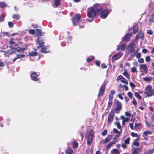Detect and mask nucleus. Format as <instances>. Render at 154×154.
<instances>
[{"mask_svg": "<svg viewBox=\"0 0 154 154\" xmlns=\"http://www.w3.org/2000/svg\"><path fill=\"white\" fill-rule=\"evenodd\" d=\"M29 33L32 35H34L35 33V31L34 30L30 29L29 30Z\"/></svg>", "mask_w": 154, "mask_h": 154, "instance_id": "nucleus-50", "label": "nucleus"}, {"mask_svg": "<svg viewBox=\"0 0 154 154\" xmlns=\"http://www.w3.org/2000/svg\"><path fill=\"white\" fill-rule=\"evenodd\" d=\"M73 151L72 149L71 148H69L66 151V154H72Z\"/></svg>", "mask_w": 154, "mask_h": 154, "instance_id": "nucleus-33", "label": "nucleus"}, {"mask_svg": "<svg viewBox=\"0 0 154 154\" xmlns=\"http://www.w3.org/2000/svg\"><path fill=\"white\" fill-rule=\"evenodd\" d=\"M141 125V123H135L134 127L135 128H137L139 126H140Z\"/></svg>", "mask_w": 154, "mask_h": 154, "instance_id": "nucleus-58", "label": "nucleus"}, {"mask_svg": "<svg viewBox=\"0 0 154 154\" xmlns=\"http://www.w3.org/2000/svg\"><path fill=\"white\" fill-rule=\"evenodd\" d=\"M100 17L102 18L105 19L109 14V11L108 10H105L101 11V12Z\"/></svg>", "mask_w": 154, "mask_h": 154, "instance_id": "nucleus-13", "label": "nucleus"}, {"mask_svg": "<svg viewBox=\"0 0 154 154\" xmlns=\"http://www.w3.org/2000/svg\"><path fill=\"white\" fill-rule=\"evenodd\" d=\"M107 133V131L106 129L104 130L102 133V135L104 136L106 135Z\"/></svg>", "mask_w": 154, "mask_h": 154, "instance_id": "nucleus-53", "label": "nucleus"}, {"mask_svg": "<svg viewBox=\"0 0 154 154\" xmlns=\"http://www.w3.org/2000/svg\"><path fill=\"white\" fill-rule=\"evenodd\" d=\"M133 32L134 34H136L138 31L139 27L138 24L134 25L133 26Z\"/></svg>", "mask_w": 154, "mask_h": 154, "instance_id": "nucleus-23", "label": "nucleus"}, {"mask_svg": "<svg viewBox=\"0 0 154 154\" xmlns=\"http://www.w3.org/2000/svg\"><path fill=\"white\" fill-rule=\"evenodd\" d=\"M123 75L125 76L127 79H130V75L128 73L126 70H125L124 72L123 73Z\"/></svg>", "mask_w": 154, "mask_h": 154, "instance_id": "nucleus-27", "label": "nucleus"}, {"mask_svg": "<svg viewBox=\"0 0 154 154\" xmlns=\"http://www.w3.org/2000/svg\"><path fill=\"white\" fill-rule=\"evenodd\" d=\"M81 17L80 14H75L73 17L72 19V21L74 26L78 25L79 23Z\"/></svg>", "mask_w": 154, "mask_h": 154, "instance_id": "nucleus-3", "label": "nucleus"}, {"mask_svg": "<svg viewBox=\"0 0 154 154\" xmlns=\"http://www.w3.org/2000/svg\"><path fill=\"white\" fill-rule=\"evenodd\" d=\"M100 62L99 61L96 60L95 61V64L96 65L98 66H100Z\"/></svg>", "mask_w": 154, "mask_h": 154, "instance_id": "nucleus-57", "label": "nucleus"}, {"mask_svg": "<svg viewBox=\"0 0 154 154\" xmlns=\"http://www.w3.org/2000/svg\"><path fill=\"white\" fill-rule=\"evenodd\" d=\"M60 0H54V5L56 7H58L60 4Z\"/></svg>", "mask_w": 154, "mask_h": 154, "instance_id": "nucleus-32", "label": "nucleus"}, {"mask_svg": "<svg viewBox=\"0 0 154 154\" xmlns=\"http://www.w3.org/2000/svg\"><path fill=\"white\" fill-rule=\"evenodd\" d=\"M126 44L125 43H123L119 47L118 45L116 50L117 51H119L120 50H121V51H123L124 50L125 48L126 47Z\"/></svg>", "mask_w": 154, "mask_h": 154, "instance_id": "nucleus-19", "label": "nucleus"}, {"mask_svg": "<svg viewBox=\"0 0 154 154\" xmlns=\"http://www.w3.org/2000/svg\"><path fill=\"white\" fill-rule=\"evenodd\" d=\"M72 148L74 149H77L78 146V144L77 142L73 141L72 142Z\"/></svg>", "mask_w": 154, "mask_h": 154, "instance_id": "nucleus-29", "label": "nucleus"}, {"mask_svg": "<svg viewBox=\"0 0 154 154\" xmlns=\"http://www.w3.org/2000/svg\"><path fill=\"white\" fill-rule=\"evenodd\" d=\"M97 14L96 11L92 7H90L87 10V16L89 18H94Z\"/></svg>", "mask_w": 154, "mask_h": 154, "instance_id": "nucleus-4", "label": "nucleus"}, {"mask_svg": "<svg viewBox=\"0 0 154 154\" xmlns=\"http://www.w3.org/2000/svg\"><path fill=\"white\" fill-rule=\"evenodd\" d=\"M5 20V16L3 14L0 15V22H2Z\"/></svg>", "mask_w": 154, "mask_h": 154, "instance_id": "nucleus-44", "label": "nucleus"}, {"mask_svg": "<svg viewBox=\"0 0 154 154\" xmlns=\"http://www.w3.org/2000/svg\"><path fill=\"white\" fill-rule=\"evenodd\" d=\"M154 20V14H152L151 16V17L149 19V22L151 23H152L153 20Z\"/></svg>", "mask_w": 154, "mask_h": 154, "instance_id": "nucleus-38", "label": "nucleus"}, {"mask_svg": "<svg viewBox=\"0 0 154 154\" xmlns=\"http://www.w3.org/2000/svg\"><path fill=\"white\" fill-rule=\"evenodd\" d=\"M145 60L146 62H149L151 60L150 57L149 56H147L145 58Z\"/></svg>", "mask_w": 154, "mask_h": 154, "instance_id": "nucleus-48", "label": "nucleus"}, {"mask_svg": "<svg viewBox=\"0 0 154 154\" xmlns=\"http://www.w3.org/2000/svg\"><path fill=\"white\" fill-rule=\"evenodd\" d=\"M12 48H13L14 49H15V51H17V52L23 51L25 49V48H21L20 47H17L16 48H15L14 47H13Z\"/></svg>", "mask_w": 154, "mask_h": 154, "instance_id": "nucleus-25", "label": "nucleus"}, {"mask_svg": "<svg viewBox=\"0 0 154 154\" xmlns=\"http://www.w3.org/2000/svg\"><path fill=\"white\" fill-rule=\"evenodd\" d=\"M106 88V85L104 84H102L99 89V92L98 94V97H100L103 96L104 94Z\"/></svg>", "mask_w": 154, "mask_h": 154, "instance_id": "nucleus-11", "label": "nucleus"}, {"mask_svg": "<svg viewBox=\"0 0 154 154\" xmlns=\"http://www.w3.org/2000/svg\"><path fill=\"white\" fill-rule=\"evenodd\" d=\"M131 103L135 107L137 106V103L136 100L133 98V100L132 101Z\"/></svg>", "mask_w": 154, "mask_h": 154, "instance_id": "nucleus-40", "label": "nucleus"}, {"mask_svg": "<svg viewBox=\"0 0 154 154\" xmlns=\"http://www.w3.org/2000/svg\"><path fill=\"white\" fill-rule=\"evenodd\" d=\"M154 153V145L153 146V148L149 150H145L144 151V154H152Z\"/></svg>", "mask_w": 154, "mask_h": 154, "instance_id": "nucleus-20", "label": "nucleus"}, {"mask_svg": "<svg viewBox=\"0 0 154 154\" xmlns=\"http://www.w3.org/2000/svg\"><path fill=\"white\" fill-rule=\"evenodd\" d=\"M128 96L130 98H132V94L131 92H129L127 93Z\"/></svg>", "mask_w": 154, "mask_h": 154, "instance_id": "nucleus-60", "label": "nucleus"}, {"mask_svg": "<svg viewBox=\"0 0 154 154\" xmlns=\"http://www.w3.org/2000/svg\"><path fill=\"white\" fill-rule=\"evenodd\" d=\"M122 132V130H121V131H120L118 133V134L116 135L115 136V137L113 139H114L115 138L117 139V138L119 136L120 134Z\"/></svg>", "mask_w": 154, "mask_h": 154, "instance_id": "nucleus-52", "label": "nucleus"}, {"mask_svg": "<svg viewBox=\"0 0 154 154\" xmlns=\"http://www.w3.org/2000/svg\"><path fill=\"white\" fill-rule=\"evenodd\" d=\"M152 78V77L149 76L148 77H144L143 79V81L145 82H150Z\"/></svg>", "mask_w": 154, "mask_h": 154, "instance_id": "nucleus-31", "label": "nucleus"}, {"mask_svg": "<svg viewBox=\"0 0 154 154\" xmlns=\"http://www.w3.org/2000/svg\"><path fill=\"white\" fill-rule=\"evenodd\" d=\"M112 106L113 112L116 114L119 113L122 108V103L117 100H116L114 101Z\"/></svg>", "mask_w": 154, "mask_h": 154, "instance_id": "nucleus-2", "label": "nucleus"}, {"mask_svg": "<svg viewBox=\"0 0 154 154\" xmlns=\"http://www.w3.org/2000/svg\"><path fill=\"white\" fill-rule=\"evenodd\" d=\"M135 45H136L134 42L132 41L128 44L127 48L126 51L127 50L128 51L127 53L128 54L131 52V57H134L138 51L137 50L134 49Z\"/></svg>", "mask_w": 154, "mask_h": 154, "instance_id": "nucleus-1", "label": "nucleus"}, {"mask_svg": "<svg viewBox=\"0 0 154 154\" xmlns=\"http://www.w3.org/2000/svg\"><path fill=\"white\" fill-rule=\"evenodd\" d=\"M94 135V131L93 130H90L88 136L87 142V143L88 146H90L91 145L93 140Z\"/></svg>", "mask_w": 154, "mask_h": 154, "instance_id": "nucleus-6", "label": "nucleus"}, {"mask_svg": "<svg viewBox=\"0 0 154 154\" xmlns=\"http://www.w3.org/2000/svg\"><path fill=\"white\" fill-rule=\"evenodd\" d=\"M37 74L35 72H34L30 75V77L31 79L34 81H38L39 80V79L37 78Z\"/></svg>", "mask_w": 154, "mask_h": 154, "instance_id": "nucleus-15", "label": "nucleus"}, {"mask_svg": "<svg viewBox=\"0 0 154 154\" xmlns=\"http://www.w3.org/2000/svg\"><path fill=\"white\" fill-rule=\"evenodd\" d=\"M122 119H123V120L125 122H127L129 121V119L128 118H125L124 116L121 117Z\"/></svg>", "mask_w": 154, "mask_h": 154, "instance_id": "nucleus-42", "label": "nucleus"}, {"mask_svg": "<svg viewBox=\"0 0 154 154\" xmlns=\"http://www.w3.org/2000/svg\"><path fill=\"white\" fill-rule=\"evenodd\" d=\"M138 62L139 63H142L144 62V60L143 58H141L138 60Z\"/></svg>", "mask_w": 154, "mask_h": 154, "instance_id": "nucleus-64", "label": "nucleus"}, {"mask_svg": "<svg viewBox=\"0 0 154 154\" xmlns=\"http://www.w3.org/2000/svg\"><path fill=\"white\" fill-rule=\"evenodd\" d=\"M115 116V114L114 112L112 111H111L108 114V117L107 118V123L109 124H110L111 123L112 121L114 116Z\"/></svg>", "mask_w": 154, "mask_h": 154, "instance_id": "nucleus-9", "label": "nucleus"}, {"mask_svg": "<svg viewBox=\"0 0 154 154\" xmlns=\"http://www.w3.org/2000/svg\"><path fill=\"white\" fill-rule=\"evenodd\" d=\"M137 35L138 36V37L140 38H143L144 37V34L142 32H139L137 34Z\"/></svg>", "mask_w": 154, "mask_h": 154, "instance_id": "nucleus-30", "label": "nucleus"}, {"mask_svg": "<svg viewBox=\"0 0 154 154\" xmlns=\"http://www.w3.org/2000/svg\"><path fill=\"white\" fill-rule=\"evenodd\" d=\"M134 95L137 98H138L140 100H141L142 99L141 96L140 95L139 93V92H135L134 93Z\"/></svg>", "mask_w": 154, "mask_h": 154, "instance_id": "nucleus-36", "label": "nucleus"}, {"mask_svg": "<svg viewBox=\"0 0 154 154\" xmlns=\"http://www.w3.org/2000/svg\"><path fill=\"white\" fill-rule=\"evenodd\" d=\"M20 16L18 14H14L13 15V18L15 20H18L20 18Z\"/></svg>", "mask_w": 154, "mask_h": 154, "instance_id": "nucleus-39", "label": "nucleus"}, {"mask_svg": "<svg viewBox=\"0 0 154 154\" xmlns=\"http://www.w3.org/2000/svg\"><path fill=\"white\" fill-rule=\"evenodd\" d=\"M123 55V53L120 52H119L116 54H114L112 57V62H115L121 57Z\"/></svg>", "mask_w": 154, "mask_h": 154, "instance_id": "nucleus-8", "label": "nucleus"}, {"mask_svg": "<svg viewBox=\"0 0 154 154\" xmlns=\"http://www.w3.org/2000/svg\"><path fill=\"white\" fill-rule=\"evenodd\" d=\"M130 137H128L125 140H124V143L127 145H128L130 143Z\"/></svg>", "mask_w": 154, "mask_h": 154, "instance_id": "nucleus-37", "label": "nucleus"}, {"mask_svg": "<svg viewBox=\"0 0 154 154\" xmlns=\"http://www.w3.org/2000/svg\"><path fill=\"white\" fill-rule=\"evenodd\" d=\"M140 70L142 72L141 75H143L144 74L147 73L148 72V68L146 64H142L140 65Z\"/></svg>", "mask_w": 154, "mask_h": 154, "instance_id": "nucleus-7", "label": "nucleus"}, {"mask_svg": "<svg viewBox=\"0 0 154 154\" xmlns=\"http://www.w3.org/2000/svg\"><path fill=\"white\" fill-rule=\"evenodd\" d=\"M6 4L4 2H1L0 3V7L4 8L6 6Z\"/></svg>", "mask_w": 154, "mask_h": 154, "instance_id": "nucleus-46", "label": "nucleus"}, {"mask_svg": "<svg viewBox=\"0 0 154 154\" xmlns=\"http://www.w3.org/2000/svg\"><path fill=\"white\" fill-rule=\"evenodd\" d=\"M139 137H137V139L134 140L133 143V145L134 146H138L140 145V143L138 141V140H139Z\"/></svg>", "mask_w": 154, "mask_h": 154, "instance_id": "nucleus-22", "label": "nucleus"}, {"mask_svg": "<svg viewBox=\"0 0 154 154\" xmlns=\"http://www.w3.org/2000/svg\"><path fill=\"white\" fill-rule=\"evenodd\" d=\"M25 55L24 54H18L17 55V58L18 59L20 58L24 57Z\"/></svg>", "mask_w": 154, "mask_h": 154, "instance_id": "nucleus-51", "label": "nucleus"}, {"mask_svg": "<svg viewBox=\"0 0 154 154\" xmlns=\"http://www.w3.org/2000/svg\"><path fill=\"white\" fill-rule=\"evenodd\" d=\"M145 91L144 94L149 97L154 95V89H152L151 85H148L146 87L145 89Z\"/></svg>", "mask_w": 154, "mask_h": 154, "instance_id": "nucleus-5", "label": "nucleus"}, {"mask_svg": "<svg viewBox=\"0 0 154 154\" xmlns=\"http://www.w3.org/2000/svg\"><path fill=\"white\" fill-rule=\"evenodd\" d=\"M121 79H125L122 75H120L118 76L117 78V80H121Z\"/></svg>", "mask_w": 154, "mask_h": 154, "instance_id": "nucleus-41", "label": "nucleus"}, {"mask_svg": "<svg viewBox=\"0 0 154 154\" xmlns=\"http://www.w3.org/2000/svg\"><path fill=\"white\" fill-rule=\"evenodd\" d=\"M129 84L131 87L133 88H134L136 87L135 85L132 82H130L129 83Z\"/></svg>", "mask_w": 154, "mask_h": 154, "instance_id": "nucleus-54", "label": "nucleus"}, {"mask_svg": "<svg viewBox=\"0 0 154 154\" xmlns=\"http://www.w3.org/2000/svg\"><path fill=\"white\" fill-rule=\"evenodd\" d=\"M41 52L43 53H47L49 52V51H47V49L45 47L42 46L41 50Z\"/></svg>", "mask_w": 154, "mask_h": 154, "instance_id": "nucleus-28", "label": "nucleus"}, {"mask_svg": "<svg viewBox=\"0 0 154 154\" xmlns=\"http://www.w3.org/2000/svg\"><path fill=\"white\" fill-rule=\"evenodd\" d=\"M132 35V33H126L122 38L123 41H128Z\"/></svg>", "mask_w": 154, "mask_h": 154, "instance_id": "nucleus-16", "label": "nucleus"}, {"mask_svg": "<svg viewBox=\"0 0 154 154\" xmlns=\"http://www.w3.org/2000/svg\"><path fill=\"white\" fill-rule=\"evenodd\" d=\"M14 53V51L11 50V49L8 50L7 51V54L8 55H10Z\"/></svg>", "mask_w": 154, "mask_h": 154, "instance_id": "nucleus-55", "label": "nucleus"}, {"mask_svg": "<svg viewBox=\"0 0 154 154\" xmlns=\"http://www.w3.org/2000/svg\"><path fill=\"white\" fill-rule=\"evenodd\" d=\"M111 154H120V151L116 149H114L111 151Z\"/></svg>", "mask_w": 154, "mask_h": 154, "instance_id": "nucleus-24", "label": "nucleus"}, {"mask_svg": "<svg viewBox=\"0 0 154 154\" xmlns=\"http://www.w3.org/2000/svg\"><path fill=\"white\" fill-rule=\"evenodd\" d=\"M42 30L41 29H36V34L38 36V37H40V36L42 35Z\"/></svg>", "mask_w": 154, "mask_h": 154, "instance_id": "nucleus-26", "label": "nucleus"}, {"mask_svg": "<svg viewBox=\"0 0 154 154\" xmlns=\"http://www.w3.org/2000/svg\"><path fill=\"white\" fill-rule=\"evenodd\" d=\"M120 81L122 83H124L125 84L128 85V82L125 80V79H121Z\"/></svg>", "mask_w": 154, "mask_h": 154, "instance_id": "nucleus-59", "label": "nucleus"}, {"mask_svg": "<svg viewBox=\"0 0 154 154\" xmlns=\"http://www.w3.org/2000/svg\"><path fill=\"white\" fill-rule=\"evenodd\" d=\"M144 134L148 136L149 135H150L152 134V132L149 130H147L143 132Z\"/></svg>", "mask_w": 154, "mask_h": 154, "instance_id": "nucleus-35", "label": "nucleus"}, {"mask_svg": "<svg viewBox=\"0 0 154 154\" xmlns=\"http://www.w3.org/2000/svg\"><path fill=\"white\" fill-rule=\"evenodd\" d=\"M147 33L149 35H152L153 34L152 31V30H147Z\"/></svg>", "mask_w": 154, "mask_h": 154, "instance_id": "nucleus-63", "label": "nucleus"}, {"mask_svg": "<svg viewBox=\"0 0 154 154\" xmlns=\"http://www.w3.org/2000/svg\"><path fill=\"white\" fill-rule=\"evenodd\" d=\"M131 71L133 73H135L137 71V69L135 67H133L131 69Z\"/></svg>", "mask_w": 154, "mask_h": 154, "instance_id": "nucleus-49", "label": "nucleus"}, {"mask_svg": "<svg viewBox=\"0 0 154 154\" xmlns=\"http://www.w3.org/2000/svg\"><path fill=\"white\" fill-rule=\"evenodd\" d=\"M112 135H108L106 138L102 141V143L103 144H105L106 143L109 142L112 139Z\"/></svg>", "mask_w": 154, "mask_h": 154, "instance_id": "nucleus-14", "label": "nucleus"}, {"mask_svg": "<svg viewBox=\"0 0 154 154\" xmlns=\"http://www.w3.org/2000/svg\"><path fill=\"white\" fill-rule=\"evenodd\" d=\"M117 141L116 140H113L112 141L110 142L106 146V149H109L111 148V146L112 145L115 144Z\"/></svg>", "mask_w": 154, "mask_h": 154, "instance_id": "nucleus-21", "label": "nucleus"}, {"mask_svg": "<svg viewBox=\"0 0 154 154\" xmlns=\"http://www.w3.org/2000/svg\"><path fill=\"white\" fill-rule=\"evenodd\" d=\"M8 26L10 28L12 27L13 26V24L11 22H8Z\"/></svg>", "mask_w": 154, "mask_h": 154, "instance_id": "nucleus-61", "label": "nucleus"}, {"mask_svg": "<svg viewBox=\"0 0 154 154\" xmlns=\"http://www.w3.org/2000/svg\"><path fill=\"white\" fill-rule=\"evenodd\" d=\"M93 8L97 14L100 13V12H101L102 10V8L101 5L98 3L95 4Z\"/></svg>", "mask_w": 154, "mask_h": 154, "instance_id": "nucleus-10", "label": "nucleus"}, {"mask_svg": "<svg viewBox=\"0 0 154 154\" xmlns=\"http://www.w3.org/2000/svg\"><path fill=\"white\" fill-rule=\"evenodd\" d=\"M115 124L116 125L117 128L119 129H120L121 128V126L120 124V123L119 122H116L115 123Z\"/></svg>", "mask_w": 154, "mask_h": 154, "instance_id": "nucleus-43", "label": "nucleus"}, {"mask_svg": "<svg viewBox=\"0 0 154 154\" xmlns=\"http://www.w3.org/2000/svg\"><path fill=\"white\" fill-rule=\"evenodd\" d=\"M29 55L30 56H35L38 55V53L36 51L32 52L29 53Z\"/></svg>", "mask_w": 154, "mask_h": 154, "instance_id": "nucleus-34", "label": "nucleus"}, {"mask_svg": "<svg viewBox=\"0 0 154 154\" xmlns=\"http://www.w3.org/2000/svg\"><path fill=\"white\" fill-rule=\"evenodd\" d=\"M142 151L141 147H134L131 150V154H138Z\"/></svg>", "mask_w": 154, "mask_h": 154, "instance_id": "nucleus-12", "label": "nucleus"}, {"mask_svg": "<svg viewBox=\"0 0 154 154\" xmlns=\"http://www.w3.org/2000/svg\"><path fill=\"white\" fill-rule=\"evenodd\" d=\"M107 65H106L105 63H102L101 64V67L103 69L106 68L107 67Z\"/></svg>", "mask_w": 154, "mask_h": 154, "instance_id": "nucleus-47", "label": "nucleus"}, {"mask_svg": "<svg viewBox=\"0 0 154 154\" xmlns=\"http://www.w3.org/2000/svg\"><path fill=\"white\" fill-rule=\"evenodd\" d=\"M126 144H125L124 143H122L121 145V146L122 147L123 149H126L127 147V146Z\"/></svg>", "mask_w": 154, "mask_h": 154, "instance_id": "nucleus-62", "label": "nucleus"}, {"mask_svg": "<svg viewBox=\"0 0 154 154\" xmlns=\"http://www.w3.org/2000/svg\"><path fill=\"white\" fill-rule=\"evenodd\" d=\"M39 37H38L37 40V42L39 44V46L37 47V48H42V46H44L45 44L44 42H43V40H40L39 39Z\"/></svg>", "mask_w": 154, "mask_h": 154, "instance_id": "nucleus-18", "label": "nucleus"}, {"mask_svg": "<svg viewBox=\"0 0 154 154\" xmlns=\"http://www.w3.org/2000/svg\"><path fill=\"white\" fill-rule=\"evenodd\" d=\"M131 136L133 137H138V135L137 133H135L132 132L131 134Z\"/></svg>", "mask_w": 154, "mask_h": 154, "instance_id": "nucleus-56", "label": "nucleus"}, {"mask_svg": "<svg viewBox=\"0 0 154 154\" xmlns=\"http://www.w3.org/2000/svg\"><path fill=\"white\" fill-rule=\"evenodd\" d=\"M113 98V95L110 96V95H109V101L107 104V108H110L111 106L112 103V100Z\"/></svg>", "mask_w": 154, "mask_h": 154, "instance_id": "nucleus-17", "label": "nucleus"}, {"mask_svg": "<svg viewBox=\"0 0 154 154\" xmlns=\"http://www.w3.org/2000/svg\"><path fill=\"white\" fill-rule=\"evenodd\" d=\"M94 56H92L91 58H88L86 59V60L88 63H90L94 59Z\"/></svg>", "mask_w": 154, "mask_h": 154, "instance_id": "nucleus-45", "label": "nucleus"}]
</instances>
